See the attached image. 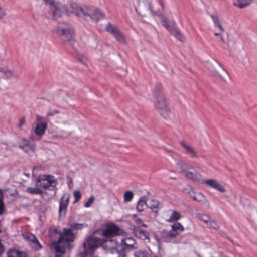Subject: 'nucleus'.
<instances>
[{"instance_id": "nucleus-44", "label": "nucleus", "mask_w": 257, "mask_h": 257, "mask_svg": "<svg viewBox=\"0 0 257 257\" xmlns=\"http://www.w3.org/2000/svg\"><path fill=\"white\" fill-rule=\"evenodd\" d=\"M209 224L210 226L215 230H218L219 228V225L214 220H210L209 221Z\"/></svg>"}, {"instance_id": "nucleus-1", "label": "nucleus", "mask_w": 257, "mask_h": 257, "mask_svg": "<svg viewBox=\"0 0 257 257\" xmlns=\"http://www.w3.org/2000/svg\"><path fill=\"white\" fill-rule=\"evenodd\" d=\"M72 10L71 12L76 15L83 18L86 21H94L97 22L104 17V15L98 9H93L87 7L82 8L77 4H70Z\"/></svg>"}, {"instance_id": "nucleus-27", "label": "nucleus", "mask_w": 257, "mask_h": 257, "mask_svg": "<svg viewBox=\"0 0 257 257\" xmlns=\"http://www.w3.org/2000/svg\"><path fill=\"white\" fill-rule=\"evenodd\" d=\"M54 245L56 253H59L61 254L65 252V244L64 243H58V241L54 242Z\"/></svg>"}, {"instance_id": "nucleus-24", "label": "nucleus", "mask_w": 257, "mask_h": 257, "mask_svg": "<svg viewBox=\"0 0 257 257\" xmlns=\"http://www.w3.org/2000/svg\"><path fill=\"white\" fill-rule=\"evenodd\" d=\"M190 197H191L194 201L197 202H201L205 200V198L201 192L195 193L193 191L190 192Z\"/></svg>"}, {"instance_id": "nucleus-29", "label": "nucleus", "mask_w": 257, "mask_h": 257, "mask_svg": "<svg viewBox=\"0 0 257 257\" xmlns=\"http://www.w3.org/2000/svg\"><path fill=\"white\" fill-rule=\"evenodd\" d=\"M26 192L31 194L42 195L43 194V191L39 187L36 188L28 187L26 189Z\"/></svg>"}, {"instance_id": "nucleus-41", "label": "nucleus", "mask_w": 257, "mask_h": 257, "mask_svg": "<svg viewBox=\"0 0 257 257\" xmlns=\"http://www.w3.org/2000/svg\"><path fill=\"white\" fill-rule=\"evenodd\" d=\"M133 219H134L135 220V221L136 222V223L139 225H142L143 226H144V227H146L147 225L143 223V221H142V220L140 218H137V215H134L133 216V217H132Z\"/></svg>"}, {"instance_id": "nucleus-59", "label": "nucleus", "mask_w": 257, "mask_h": 257, "mask_svg": "<svg viewBox=\"0 0 257 257\" xmlns=\"http://www.w3.org/2000/svg\"><path fill=\"white\" fill-rule=\"evenodd\" d=\"M55 257H61L60 255L59 254H56Z\"/></svg>"}, {"instance_id": "nucleus-54", "label": "nucleus", "mask_w": 257, "mask_h": 257, "mask_svg": "<svg viewBox=\"0 0 257 257\" xmlns=\"http://www.w3.org/2000/svg\"><path fill=\"white\" fill-rule=\"evenodd\" d=\"M3 193L2 190L0 189V202H3Z\"/></svg>"}, {"instance_id": "nucleus-19", "label": "nucleus", "mask_w": 257, "mask_h": 257, "mask_svg": "<svg viewBox=\"0 0 257 257\" xmlns=\"http://www.w3.org/2000/svg\"><path fill=\"white\" fill-rule=\"evenodd\" d=\"M147 199L148 198L146 196H143L140 198L136 206V209L138 212H141L145 208L148 207L146 202Z\"/></svg>"}, {"instance_id": "nucleus-43", "label": "nucleus", "mask_w": 257, "mask_h": 257, "mask_svg": "<svg viewBox=\"0 0 257 257\" xmlns=\"http://www.w3.org/2000/svg\"><path fill=\"white\" fill-rule=\"evenodd\" d=\"M94 200V197L92 196L89 197L87 200V201L85 203L84 206L86 208L89 207L91 204L93 203Z\"/></svg>"}, {"instance_id": "nucleus-16", "label": "nucleus", "mask_w": 257, "mask_h": 257, "mask_svg": "<svg viewBox=\"0 0 257 257\" xmlns=\"http://www.w3.org/2000/svg\"><path fill=\"white\" fill-rule=\"evenodd\" d=\"M161 23L169 31L171 32L176 30L175 28V23L173 20L168 18H164L161 21Z\"/></svg>"}, {"instance_id": "nucleus-4", "label": "nucleus", "mask_w": 257, "mask_h": 257, "mask_svg": "<svg viewBox=\"0 0 257 257\" xmlns=\"http://www.w3.org/2000/svg\"><path fill=\"white\" fill-rule=\"evenodd\" d=\"M101 235L105 237L108 241L106 242V244L112 243L114 245L117 244L116 240L112 239V237L120 235L123 230L117 225L114 223H110L106 225L105 228L101 230Z\"/></svg>"}, {"instance_id": "nucleus-3", "label": "nucleus", "mask_w": 257, "mask_h": 257, "mask_svg": "<svg viewBox=\"0 0 257 257\" xmlns=\"http://www.w3.org/2000/svg\"><path fill=\"white\" fill-rule=\"evenodd\" d=\"M177 165L181 169L180 173L183 174L188 179L194 182H200L201 175L193 167L181 161H178Z\"/></svg>"}, {"instance_id": "nucleus-49", "label": "nucleus", "mask_w": 257, "mask_h": 257, "mask_svg": "<svg viewBox=\"0 0 257 257\" xmlns=\"http://www.w3.org/2000/svg\"><path fill=\"white\" fill-rule=\"evenodd\" d=\"M46 4L50 5L51 7L55 3L54 0H43Z\"/></svg>"}, {"instance_id": "nucleus-47", "label": "nucleus", "mask_w": 257, "mask_h": 257, "mask_svg": "<svg viewBox=\"0 0 257 257\" xmlns=\"http://www.w3.org/2000/svg\"><path fill=\"white\" fill-rule=\"evenodd\" d=\"M59 113V111L57 110H52V111H49L47 112V116H53L56 114H58Z\"/></svg>"}, {"instance_id": "nucleus-23", "label": "nucleus", "mask_w": 257, "mask_h": 257, "mask_svg": "<svg viewBox=\"0 0 257 257\" xmlns=\"http://www.w3.org/2000/svg\"><path fill=\"white\" fill-rule=\"evenodd\" d=\"M180 145L186 149L188 154H189L190 155L191 157H192V158H193V157L197 158V155L196 154L195 151H194V150L193 149V148L192 147L187 145L183 141L180 142Z\"/></svg>"}, {"instance_id": "nucleus-46", "label": "nucleus", "mask_w": 257, "mask_h": 257, "mask_svg": "<svg viewBox=\"0 0 257 257\" xmlns=\"http://www.w3.org/2000/svg\"><path fill=\"white\" fill-rule=\"evenodd\" d=\"M5 74H6V76L7 78H10L12 77L15 76V73L13 71H11L10 70H8V69L6 71Z\"/></svg>"}, {"instance_id": "nucleus-11", "label": "nucleus", "mask_w": 257, "mask_h": 257, "mask_svg": "<svg viewBox=\"0 0 257 257\" xmlns=\"http://www.w3.org/2000/svg\"><path fill=\"white\" fill-rule=\"evenodd\" d=\"M209 69L211 71L213 72L215 75H218L222 80L224 79V78L222 74H220L219 73L218 70H221L223 74L226 75H227V72L222 67L221 65L215 60H213L211 62V66L209 67Z\"/></svg>"}, {"instance_id": "nucleus-28", "label": "nucleus", "mask_w": 257, "mask_h": 257, "mask_svg": "<svg viewBox=\"0 0 257 257\" xmlns=\"http://www.w3.org/2000/svg\"><path fill=\"white\" fill-rule=\"evenodd\" d=\"M105 30L109 32H119L120 31V29L117 26L111 23L106 24L105 27Z\"/></svg>"}, {"instance_id": "nucleus-60", "label": "nucleus", "mask_w": 257, "mask_h": 257, "mask_svg": "<svg viewBox=\"0 0 257 257\" xmlns=\"http://www.w3.org/2000/svg\"><path fill=\"white\" fill-rule=\"evenodd\" d=\"M26 176H29V174H26Z\"/></svg>"}, {"instance_id": "nucleus-48", "label": "nucleus", "mask_w": 257, "mask_h": 257, "mask_svg": "<svg viewBox=\"0 0 257 257\" xmlns=\"http://www.w3.org/2000/svg\"><path fill=\"white\" fill-rule=\"evenodd\" d=\"M154 239L157 241V243L158 244H160L162 242L161 237V235H160V236H158L157 234H154L153 235Z\"/></svg>"}, {"instance_id": "nucleus-30", "label": "nucleus", "mask_w": 257, "mask_h": 257, "mask_svg": "<svg viewBox=\"0 0 257 257\" xmlns=\"http://www.w3.org/2000/svg\"><path fill=\"white\" fill-rule=\"evenodd\" d=\"M181 217V215L179 212L176 211H173L171 215L170 216L169 219L168 220V221L170 222L176 221L180 219Z\"/></svg>"}, {"instance_id": "nucleus-52", "label": "nucleus", "mask_w": 257, "mask_h": 257, "mask_svg": "<svg viewBox=\"0 0 257 257\" xmlns=\"http://www.w3.org/2000/svg\"><path fill=\"white\" fill-rule=\"evenodd\" d=\"M25 123V118L24 117L22 118L20 120L18 124V127H21L23 126Z\"/></svg>"}, {"instance_id": "nucleus-12", "label": "nucleus", "mask_w": 257, "mask_h": 257, "mask_svg": "<svg viewBox=\"0 0 257 257\" xmlns=\"http://www.w3.org/2000/svg\"><path fill=\"white\" fill-rule=\"evenodd\" d=\"M70 197L68 195H63L59 202V215H64L66 214L67 207L69 204Z\"/></svg>"}, {"instance_id": "nucleus-2", "label": "nucleus", "mask_w": 257, "mask_h": 257, "mask_svg": "<svg viewBox=\"0 0 257 257\" xmlns=\"http://www.w3.org/2000/svg\"><path fill=\"white\" fill-rule=\"evenodd\" d=\"M153 96L156 100L155 103V108L163 117L166 119L168 117L169 109L166 104L162 86L160 84H156L153 92Z\"/></svg>"}, {"instance_id": "nucleus-18", "label": "nucleus", "mask_w": 257, "mask_h": 257, "mask_svg": "<svg viewBox=\"0 0 257 257\" xmlns=\"http://www.w3.org/2000/svg\"><path fill=\"white\" fill-rule=\"evenodd\" d=\"M75 33H59V38L62 40L68 43L70 45H73L75 41L74 40Z\"/></svg>"}, {"instance_id": "nucleus-32", "label": "nucleus", "mask_w": 257, "mask_h": 257, "mask_svg": "<svg viewBox=\"0 0 257 257\" xmlns=\"http://www.w3.org/2000/svg\"><path fill=\"white\" fill-rule=\"evenodd\" d=\"M30 245L34 250L36 251L39 250L42 247V245L40 244L37 238L33 240L31 243H30Z\"/></svg>"}, {"instance_id": "nucleus-5", "label": "nucleus", "mask_w": 257, "mask_h": 257, "mask_svg": "<svg viewBox=\"0 0 257 257\" xmlns=\"http://www.w3.org/2000/svg\"><path fill=\"white\" fill-rule=\"evenodd\" d=\"M107 241L108 240L106 239L99 238L93 235L89 236L85 239L83 244L84 252L87 254L89 250H94L100 246L104 247L107 246V244H105Z\"/></svg>"}, {"instance_id": "nucleus-40", "label": "nucleus", "mask_w": 257, "mask_h": 257, "mask_svg": "<svg viewBox=\"0 0 257 257\" xmlns=\"http://www.w3.org/2000/svg\"><path fill=\"white\" fill-rule=\"evenodd\" d=\"M26 239L29 241V244L31 243L33 240L36 239L35 236L31 233H27L26 234Z\"/></svg>"}, {"instance_id": "nucleus-31", "label": "nucleus", "mask_w": 257, "mask_h": 257, "mask_svg": "<svg viewBox=\"0 0 257 257\" xmlns=\"http://www.w3.org/2000/svg\"><path fill=\"white\" fill-rule=\"evenodd\" d=\"M135 257H151L150 254L145 250H138L134 253Z\"/></svg>"}, {"instance_id": "nucleus-14", "label": "nucleus", "mask_w": 257, "mask_h": 257, "mask_svg": "<svg viewBox=\"0 0 257 257\" xmlns=\"http://www.w3.org/2000/svg\"><path fill=\"white\" fill-rule=\"evenodd\" d=\"M162 242H169L174 239L177 236L176 233H173L171 231L162 230L160 232Z\"/></svg>"}, {"instance_id": "nucleus-55", "label": "nucleus", "mask_w": 257, "mask_h": 257, "mask_svg": "<svg viewBox=\"0 0 257 257\" xmlns=\"http://www.w3.org/2000/svg\"><path fill=\"white\" fill-rule=\"evenodd\" d=\"M7 68L0 67V72H2L3 73H5L6 71L7 70Z\"/></svg>"}, {"instance_id": "nucleus-7", "label": "nucleus", "mask_w": 257, "mask_h": 257, "mask_svg": "<svg viewBox=\"0 0 257 257\" xmlns=\"http://www.w3.org/2000/svg\"><path fill=\"white\" fill-rule=\"evenodd\" d=\"M53 177L51 175H43L39 177L36 182L37 187L54 191L55 194L56 192V188L55 187L56 181L51 179Z\"/></svg>"}, {"instance_id": "nucleus-42", "label": "nucleus", "mask_w": 257, "mask_h": 257, "mask_svg": "<svg viewBox=\"0 0 257 257\" xmlns=\"http://www.w3.org/2000/svg\"><path fill=\"white\" fill-rule=\"evenodd\" d=\"M199 218L205 223H208L210 220V218L209 216L205 214H200L199 216Z\"/></svg>"}, {"instance_id": "nucleus-9", "label": "nucleus", "mask_w": 257, "mask_h": 257, "mask_svg": "<svg viewBox=\"0 0 257 257\" xmlns=\"http://www.w3.org/2000/svg\"><path fill=\"white\" fill-rule=\"evenodd\" d=\"M118 249L121 254L124 255L126 252L134 250L137 248L135 240L133 237H125L121 239Z\"/></svg>"}, {"instance_id": "nucleus-38", "label": "nucleus", "mask_w": 257, "mask_h": 257, "mask_svg": "<svg viewBox=\"0 0 257 257\" xmlns=\"http://www.w3.org/2000/svg\"><path fill=\"white\" fill-rule=\"evenodd\" d=\"M58 31H61V32H71L73 31V29L72 27L68 26V25H66V26L64 27L61 28V29L58 30Z\"/></svg>"}, {"instance_id": "nucleus-21", "label": "nucleus", "mask_w": 257, "mask_h": 257, "mask_svg": "<svg viewBox=\"0 0 257 257\" xmlns=\"http://www.w3.org/2000/svg\"><path fill=\"white\" fill-rule=\"evenodd\" d=\"M7 257H27L25 253L15 249H10L7 252Z\"/></svg>"}, {"instance_id": "nucleus-33", "label": "nucleus", "mask_w": 257, "mask_h": 257, "mask_svg": "<svg viewBox=\"0 0 257 257\" xmlns=\"http://www.w3.org/2000/svg\"><path fill=\"white\" fill-rule=\"evenodd\" d=\"M113 35V37L115 38L117 41L120 43H122L123 44L126 43L125 39L122 33H112Z\"/></svg>"}, {"instance_id": "nucleus-51", "label": "nucleus", "mask_w": 257, "mask_h": 257, "mask_svg": "<svg viewBox=\"0 0 257 257\" xmlns=\"http://www.w3.org/2000/svg\"><path fill=\"white\" fill-rule=\"evenodd\" d=\"M5 210L3 202H0V215H2Z\"/></svg>"}, {"instance_id": "nucleus-25", "label": "nucleus", "mask_w": 257, "mask_h": 257, "mask_svg": "<svg viewBox=\"0 0 257 257\" xmlns=\"http://www.w3.org/2000/svg\"><path fill=\"white\" fill-rule=\"evenodd\" d=\"M159 202L157 200L155 199H152L151 200L150 205L148 207L152 210V212H153L155 214V216H156L158 213L159 208Z\"/></svg>"}, {"instance_id": "nucleus-20", "label": "nucleus", "mask_w": 257, "mask_h": 257, "mask_svg": "<svg viewBox=\"0 0 257 257\" xmlns=\"http://www.w3.org/2000/svg\"><path fill=\"white\" fill-rule=\"evenodd\" d=\"M47 127V124L46 122L39 123L36 125L34 132L36 135L42 136L43 135Z\"/></svg>"}, {"instance_id": "nucleus-57", "label": "nucleus", "mask_w": 257, "mask_h": 257, "mask_svg": "<svg viewBox=\"0 0 257 257\" xmlns=\"http://www.w3.org/2000/svg\"><path fill=\"white\" fill-rule=\"evenodd\" d=\"M159 3H160V6H161V7L162 8V9H163V6L162 3L160 1Z\"/></svg>"}, {"instance_id": "nucleus-34", "label": "nucleus", "mask_w": 257, "mask_h": 257, "mask_svg": "<svg viewBox=\"0 0 257 257\" xmlns=\"http://www.w3.org/2000/svg\"><path fill=\"white\" fill-rule=\"evenodd\" d=\"M134 196V194L131 191H127L124 194V201L125 202H130L132 200Z\"/></svg>"}, {"instance_id": "nucleus-36", "label": "nucleus", "mask_w": 257, "mask_h": 257, "mask_svg": "<svg viewBox=\"0 0 257 257\" xmlns=\"http://www.w3.org/2000/svg\"><path fill=\"white\" fill-rule=\"evenodd\" d=\"M172 229L173 231L184 230V227L182 225L178 222H176L173 225H172Z\"/></svg>"}, {"instance_id": "nucleus-39", "label": "nucleus", "mask_w": 257, "mask_h": 257, "mask_svg": "<svg viewBox=\"0 0 257 257\" xmlns=\"http://www.w3.org/2000/svg\"><path fill=\"white\" fill-rule=\"evenodd\" d=\"M73 195L75 198L74 203L78 202L81 197V194L80 192L79 191L75 190L73 193Z\"/></svg>"}, {"instance_id": "nucleus-35", "label": "nucleus", "mask_w": 257, "mask_h": 257, "mask_svg": "<svg viewBox=\"0 0 257 257\" xmlns=\"http://www.w3.org/2000/svg\"><path fill=\"white\" fill-rule=\"evenodd\" d=\"M211 18L212 20L213 21L214 24L218 27L219 31H223L225 30L223 29L221 25L220 24L218 18L217 16L215 15H211Z\"/></svg>"}, {"instance_id": "nucleus-26", "label": "nucleus", "mask_w": 257, "mask_h": 257, "mask_svg": "<svg viewBox=\"0 0 257 257\" xmlns=\"http://www.w3.org/2000/svg\"><path fill=\"white\" fill-rule=\"evenodd\" d=\"M252 0H236L233 3L234 6L242 9L250 4Z\"/></svg>"}, {"instance_id": "nucleus-15", "label": "nucleus", "mask_w": 257, "mask_h": 257, "mask_svg": "<svg viewBox=\"0 0 257 257\" xmlns=\"http://www.w3.org/2000/svg\"><path fill=\"white\" fill-rule=\"evenodd\" d=\"M202 184H205L208 186L218 190L221 192H224L225 189L223 186L213 179L202 180L200 182Z\"/></svg>"}, {"instance_id": "nucleus-53", "label": "nucleus", "mask_w": 257, "mask_h": 257, "mask_svg": "<svg viewBox=\"0 0 257 257\" xmlns=\"http://www.w3.org/2000/svg\"><path fill=\"white\" fill-rule=\"evenodd\" d=\"M67 179L68 181V184H70V183L72 184L73 183V180H72V179L69 177V176H67Z\"/></svg>"}, {"instance_id": "nucleus-17", "label": "nucleus", "mask_w": 257, "mask_h": 257, "mask_svg": "<svg viewBox=\"0 0 257 257\" xmlns=\"http://www.w3.org/2000/svg\"><path fill=\"white\" fill-rule=\"evenodd\" d=\"M134 232L135 235L142 240L148 239L149 240V233L148 231L145 230L140 229V228H135L134 229Z\"/></svg>"}, {"instance_id": "nucleus-6", "label": "nucleus", "mask_w": 257, "mask_h": 257, "mask_svg": "<svg viewBox=\"0 0 257 257\" xmlns=\"http://www.w3.org/2000/svg\"><path fill=\"white\" fill-rule=\"evenodd\" d=\"M59 234L60 237L58 240V243H64L65 244L68 245L69 249H71L73 246H71L70 243L75 239L77 232H73L69 228H64L63 232H60Z\"/></svg>"}, {"instance_id": "nucleus-45", "label": "nucleus", "mask_w": 257, "mask_h": 257, "mask_svg": "<svg viewBox=\"0 0 257 257\" xmlns=\"http://www.w3.org/2000/svg\"><path fill=\"white\" fill-rule=\"evenodd\" d=\"M215 35L216 36H218L220 38V40L223 42L225 43V41L224 39V37L225 36L228 37V33H215Z\"/></svg>"}, {"instance_id": "nucleus-13", "label": "nucleus", "mask_w": 257, "mask_h": 257, "mask_svg": "<svg viewBox=\"0 0 257 257\" xmlns=\"http://www.w3.org/2000/svg\"><path fill=\"white\" fill-rule=\"evenodd\" d=\"M51 9L55 18L60 17L63 13L66 12L65 7L59 3H55Z\"/></svg>"}, {"instance_id": "nucleus-22", "label": "nucleus", "mask_w": 257, "mask_h": 257, "mask_svg": "<svg viewBox=\"0 0 257 257\" xmlns=\"http://www.w3.org/2000/svg\"><path fill=\"white\" fill-rule=\"evenodd\" d=\"M69 229L73 232H75V231L78 230H81L82 228L87 227L88 225L86 223H72L69 224Z\"/></svg>"}, {"instance_id": "nucleus-8", "label": "nucleus", "mask_w": 257, "mask_h": 257, "mask_svg": "<svg viewBox=\"0 0 257 257\" xmlns=\"http://www.w3.org/2000/svg\"><path fill=\"white\" fill-rule=\"evenodd\" d=\"M138 5L135 6L137 13L142 17H146L150 13H154L152 11L151 4L149 0H137Z\"/></svg>"}, {"instance_id": "nucleus-56", "label": "nucleus", "mask_w": 257, "mask_h": 257, "mask_svg": "<svg viewBox=\"0 0 257 257\" xmlns=\"http://www.w3.org/2000/svg\"><path fill=\"white\" fill-rule=\"evenodd\" d=\"M37 121H40L43 120V118L42 117H41V116H37Z\"/></svg>"}, {"instance_id": "nucleus-50", "label": "nucleus", "mask_w": 257, "mask_h": 257, "mask_svg": "<svg viewBox=\"0 0 257 257\" xmlns=\"http://www.w3.org/2000/svg\"><path fill=\"white\" fill-rule=\"evenodd\" d=\"M78 59H79V60L81 62H82L83 63H85V60H86V58L85 57L82 55H79L78 56Z\"/></svg>"}, {"instance_id": "nucleus-58", "label": "nucleus", "mask_w": 257, "mask_h": 257, "mask_svg": "<svg viewBox=\"0 0 257 257\" xmlns=\"http://www.w3.org/2000/svg\"><path fill=\"white\" fill-rule=\"evenodd\" d=\"M54 232H55V233H58V230L56 228H55L54 229Z\"/></svg>"}, {"instance_id": "nucleus-37", "label": "nucleus", "mask_w": 257, "mask_h": 257, "mask_svg": "<svg viewBox=\"0 0 257 257\" xmlns=\"http://www.w3.org/2000/svg\"><path fill=\"white\" fill-rule=\"evenodd\" d=\"M172 35L178 40L183 43L186 41V38L182 33H172Z\"/></svg>"}, {"instance_id": "nucleus-10", "label": "nucleus", "mask_w": 257, "mask_h": 257, "mask_svg": "<svg viewBox=\"0 0 257 257\" xmlns=\"http://www.w3.org/2000/svg\"><path fill=\"white\" fill-rule=\"evenodd\" d=\"M18 146L20 148L26 152H29L30 151L33 152L35 149V144H31L29 140L24 138H20Z\"/></svg>"}]
</instances>
